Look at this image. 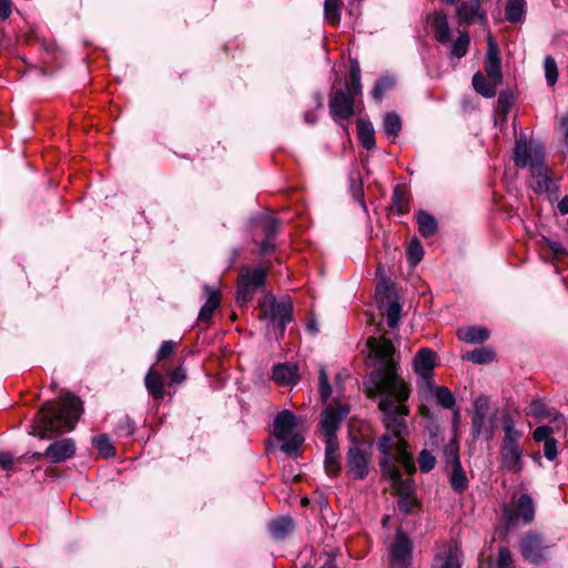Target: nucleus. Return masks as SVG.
I'll use <instances>...</instances> for the list:
<instances>
[{
    "mask_svg": "<svg viewBox=\"0 0 568 568\" xmlns=\"http://www.w3.org/2000/svg\"><path fill=\"white\" fill-rule=\"evenodd\" d=\"M560 130L564 135V142L568 146V114L561 118L560 120Z\"/></svg>",
    "mask_w": 568,
    "mask_h": 568,
    "instance_id": "obj_60",
    "label": "nucleus"
},
{
    "mask_svg": "<svg viewBox=\"0 0 568 568\" xmlns=\"http://www.w3.org/2000/svg\"><path fill=\"white\" fill-rule=\"evenodd\" d=\"M424 255L423 246L418 241H412L408 246L407 257L412 265H417Z\"/></svg>",
    "mask_w": 568,
    "mask_h": 568,
    "instance_id": "obj_46",
    "label": "nucleus"
},
{
    "mask_svg": "<svg viewBox=\"0 0 568 568\" xmlns=\"http://www.w3.org/2000/svg\"><path fill=\"white\" fill-rule=\"evenodd\" d=\"M272 378L278 385H293L298 381L297 366L292 364H278L273 368Z\"/></svg>",
    "mask_w": 568,
    "mask_h": 568,
    "instance_id": "obj_25",
    "label": "nucleus"
},
{
    "mask_svg": "<svg viewBox=\"0 0 568 568\" xmlns=\"http://www.w3.org/2000/svg\"><path fill=\"white\" fill-rule=\"evenodd\" d=\"M548 546L545 545L541 535L529 531L520 542V552L526 560L538 564L545 559V551Z\"/></svg>",
    "mask_w": 568,
    "mask_h": 568,
    "instance_id": "obj_16",
    "label": "nucleus"
},
{
    "mask_svg": "<svg viewBox=\"0 0 568 568\" xmlns=\"http://www.w3.org/2000/svg\"><path fill=\"white\" fill-rule=\"evenodd\" d=\"M366 345L369 358L376 367L371 376L373 387L368 390V396H379L378 408L383 414L386 430L400 436L407 427L405 418L409 414V408L406 400L410 389L397 374L395 346L385 335L369 337Z\"/></svg>",
    "mask_w": 568,
    "mask_h": 568,
    "instance_id": "obj_1",
    "label": "nucleus"
},
{
    "mask_svg": "<svg viewBox=\"0 0 568 568\" xmlns=\"http://www.w3.org/2000/svg\"><path fill=\"white\" fill-rule=\"evenodd\" d=\"M417 224L419 233L425 237L434 235L437 230L436 220L426 212L417 214Z\"/></svg>",
    "mask_w": 568,
    "mask_h": 568,
    "instance_id": "obj_37",
    "label": "nucleus"
},
{
    "mask_svg": "<svg viewBox=\"0 0 568 568\" xmlns=\"http://www.w3.org/2000/svg\"><path fill=\"white\" fill-rule=\"evenodd\" d=\"M499 84L495 81L486 78L481 72H476L473 75V87L477 93L485 98H493L497 93V87Z\"/></svg>",
    "mask_w": 568,
    "mask_h": 568,
    "instance_id": "obj_30",
    "label": "nucleus"
},
{
    "mask_svg": "<svg viewBox=\"0 0 568 568\" xmlns=\"http://www.w3.org/2000/svg\"><path fill=\"white\" fill-rule=\"evenodd\" d=\"M489 331L485 327L468 326L462 327L457 331V336L460 341L468 344L481 343L489 338Z\"/></svg>",
    "mask_w": 568,
    "mask_h": 568,
    "instance_id": "obj_28",
    "label": "nucleus"
},
{
    "mask_svg": "<svg viewBox=\"0 0 568 568\" xmlns=\"http://www.w3.org/2000/svg\"><path fill=\"white\" fill-rule=\"evenodd\" d=\"M207 300L199 313L200 322H209L221 302V294L217 290L205 287Z\"/></svg>",
    "mask_w": 568,
    "mask_h": 568,
    "instance_id": "obj_29",
    "label": "nucleus"
},
{
    "mask_svg": "<svg viewBox=\"0 0 568 568\" xmlns=\"http://www.w3.org/2000/svg\"><path fill=\"white\" fill-rule=\"evenodd\" d=\"M544 67L548 84L554 85L558 79V69L555 59L552 57H546Z\"/></svg>",
    "mask_w": 568,
    "mask_h": 568,
    "instance_id": "obj_45",
    "label": "nucleus"
},
{
    "mask_svg": "<svg viewBox=\"0 0 568 568\" xmlns=\"http://www.w3.org/2000/svg\"><path fill=\"white\" fill-rule=\"evenodd\" d=\"M325 455H338V443L335 435H325Z\"/></svg>",
    "mask_w": 568,
    "mask_h": 568,
    "instance_id": "obj_56",
    "label": "nucleus"
},
{
    "mask_svg": "<svg viewBox=\"0 0 568 568\" xmlns=\"http://www.w3.org/2000/svg\"><path fill=\"white\" fill-rule=\"evenodd\" d=\"M444 457L447 465L460 464L458 445L455 440L449 442L444 448Z\"/></svg>",
    "mask_w": 568,
    "mask_h": 568,
    "instance_id": "obj_44",
    "label": "nucleus"
},
{
    "mask_svg": "<svg viewBox=\"0 0 568 568\" xmlns=\"http://www.w3.org/2000/svg\"><path fill=\"white\" fill-rule=\"evenodd\" d=\"M393 87V80L388 79V78H384V79H381L378 80L376 83H375V87L373 89V97L375 100L377 101H381L384 93L386 91H388L389 89H392Z\"/></svg>",
    "mask_w": 568,
    "mask_h": 568,
    "instance_id": "obj_50",
    "label": "nucleus"
},
{
    "mask_svg": "<svg viewBox=\"0 0 568 568\" xmlns=\"http://www.w3.org/2000/svg\"><path fill=\"white\" fill-rule=\"evenodd\" d=\"M75 454V444L71 438L59 439L45 449L44 455L51 463L58 464L72 458Z\"/></svg>",
    "mask_w": 568,
    "mask_h": 568,
    "instance_id": "obj_21",
    "label": "nucleus"
},
{
    "mask_svg": "<svg viewBox=\"0 0 568 568\" xmlns=\"http://www.w3.org/2000/svg\"><path fill=\"white\" fill-rule=\"evenodd\" d=\"M427 22L430 24L434 37L438 42L447 43L450 40V28L445 12L435 11L428 14Z\"/></svg>",
    "mask_w": 568,
    "mask_h": 568,
    "instance_id": "obj_23",
    "label": "nucleus"
},
{
    "mask_svg": "<svg viewBox=\"0 0 568 568\" xmlns=\"http://www.w3.org/2000/svg\"><path fill=\"white\" fill-rule=\"evenodd\" d=\"M547 246L549 250L557 256V257H564L568 255L567 250L564 247V245L559 241H546Z\"/></svg>",
    "mask_w": 568,
    "mask_h": 568,
    "instance_id": "obj_55",
    "label": "nucleus"
},
{
    "mask_svg": "<svg viewBox=\"0 0 568 568\" xmlns=\"http://www.w3.org/2000/svg\"><path fill=\"white\" fill-rule=\"evenodd\" d=\"M307 328H308V331H311L312 333H316V332L318 331V329H317V327H316V324H315L314 322H310V323L307 324Z\"/></svg>",
    "mask_w": 568,
    "mask_h": 568,
    "instance_id": "obj_63",
    "label": "nucleus"
},
{
    "mask_svg": "<svg viewBox=\"0 0 568 568\" xmlns=\"http://www.w3.org/2000/svg\"><path fill=\"white\" fill-rule=\"evenodd\" d=\"M436 353L429 348H422L414 358L416 374L428 386L433 385L432 375L435 367Z\"/></svg>",
    "mask_w": 568,
    "mask_h": 568,
    "instance_id": "obj_20",
    "label": "nucleus"
},
{
    "mask_svg": "<svg viewBox=\"0 0 568 568\" xmlns=\"http://www.w3.org/2000/svg\"><path fill=\"white\" fill-rule=\"evenodd\" d=\"M13 464V458L9 453L0 452V467L9 469Z\"/></svg>",
    "mask_w": 568,
    "mask_h": 568,
    "instance_id": "obj_58",
    "label": "nucleus"
},
{
    "mask_svg": "<svg viewBox=\"0 0 568 568\" xmlns=\"http://www.w3.org/2000/svg\"><path fill=\"white\" fill-rule=\"evenodd\" d=\"M347 94L353 97L359 95L362 93V83H361V69L357 63H353L349 69V80L346 83V88L344 89Z\"/></svg>",
    "mask_w": 568,
    "mask_h": 568,
    "instance_id": "obj_34",
    "label": "nucleus"
},
{
    "mask_svg": "<svg viewBox=\"0 0 568 568\" xmlns=\"http://www.w3.org/2000/svg\"><path fill=\"white\" fill-rule=\"evenodd\" d=\"M412 558V542L403 531H397L390 547V566L408 568Z\"/></svg>",
    "mask_w": 568,
    "mask_h": 568,
    "instance_id": "obj_17",
    "label": "nucleus"
},
{
    "mask_svg": "<svg viewBox=\"0 0 568 568\" xmlns=\"http://www.w3.org/2000/svg\"><path fill=\"white\" fill-rule=\"evenodd\" d=\"M266 278V270L263 267H257L251 270L250 267H243L240 271L237 277V302L241 304H246L253 300L256 291L262 287L265 283Z\"/></svg>",
    "mask_w": 568,
    "mask_h": 568,
    "instance_id": "obj_8",
    "label": "nucleus"
},
{
    "mask_svg": "<svg viewBox=\"0 0 568 568\" xmlns=\"http://www.w3.org/2000/svg\"><path fill=\"white\" fill-rule=\"evenodd\" d=\"M545 153L540 145H534L519 138L514 150V162L518 168H529L536 180L538 190L548 191L550 187L549 169L544 162Z\"/></svg>",
    "mask_w": 568,
    "mask_h": 568,
    "instance_id": "obj_4",
    "label": "nucleus"
},
{
    "mask_svg": "<svg viewBox=\"0 0 568 568\" xmlns=\"http://www.w3.org/2000/svg\"><path fill=\"white\" fill-rule=\"evenodd\" d=\"M394 291L388 281H382L376 285V302L379 310L387 318V325L395 328L400 318L402 306L393 300Z\"/></svg>",
    "mask_w": 568,
    "mask_h": 568,
    "instance_id": "obj_11",
    "label": "nucleus"
},
{
    "mask_svg": "<svg viewBox=\"0 0 568 568\" xmlns=\"http://www.w3.org/2000/svg\"><path fill=\"white\" fill-rule=\"evenodd\" d=\"M513 564V558L510 550L506 547H501L498 551L497 565L498 568H510Z\"/></svg>",
    "mask_w": 568,
    "mask_h": 568,
    "instance_id": "obj_52",
    "label": "nucleus"
},
{
    "mask_svg": "<svg viewBox=\"0 0 568 568\" xmlns=\"http://www.w3.org/2000/svg\"><path fill=\"white\" fill-rule=\"evenodd\" d=\"M470 38L467 32H459L450 49V55L460 59L467 54Z\"/></svg>",
    "mask_w": 568,
    "mask_h": 568,
    "instance_id": "obj_39",
    "label": "nucleus"
},
{
    "mask_svg": "<svg viewBox=\"0 0 568 568\" xmlns=\"http://www.w3.org/2000/svg\"><path fill=\"white\" fill-rule=\"evenodd\" d=\"M313 105H314V110H308L304 113V120L308 124H314L317 121L316 111L320 110L323 105L322 97L320 93H315L313 95Z\"/></svg>",
    "mask_w": 568,
    "mask_h": 568,
    "instance_id": "obj_51",
    "label": "nucleus"
},
{
    "mask_svg": "<svg viewBox=\"0 0 568 568\" xmlns=\"http://www.w3.org/2000/svg\"><path fill=\"white\" fill-rule=\"evenodd\" d=\"M460 549L453 544L437 547L432 568H460Z\"/></svg>",
    "mask_w": 568,
    "mask_h": 568,
    "instance_id": "obj_19",
    "label": "nucleus"
},
{
    "mask_svg": "<svg viewBox=\"0 0 568 568\" xmlns=\"http://www.w3.org/2000/svg\"><path fill=\"white\" fill-rule=\"evenodd\" d=\"M145 387L154 400L161 402L164 398V379L162 375L150 369L145 376Z\"/></svg>",
    "mask_w": 568,
    "mask_h": 568,
    "instance_id": "obj_27",
    "label": "nucleus"
},
{
    "mask_svg": "<svg viewBox=\"0 0 568 568\" xmlns=\"http://www.w3.org/2000/svg\"><path fill=\"white\" fill-rule=\"evenodd\" d=\"M93 445L105 456L112 455L114 453V449L106 435H99L94 437Z\"/></svg>",
    "mask_w": 568,
    "mask_h": 568,
    "instance_id": "obj_49",
    "label": "nucleus"
},
{
    "mask_svg": "<svg viewBox=\"0 0 568 568\" xmlns=\"http://www.w3.org/2000/svg\"><path fill=\"white\" fill-rule=\"evenodd\" d=\"M354 98L343 89L334 90L329 95V112L334 121L347 120L354 114Z\"/></svg>",
    "mask_w": 568,
    "mask_h": 568,
    "instance_id": "obj_15",
    "label": "nucleus"
},
{
    "mask_svg": "<svg viewBox=\"0 0 568 568\" xmlns=\"http://www.w3.org/2000/svg\"><path fill=\"white\" fill-rule=\"evenodd\" d=\"M318 379H320V389L318 390H320L321 398L323 402H326L332 395V388H331V385L328 382V375H327L325 368H323V367L320 369Z\"/></svg>",
    "mask_w": 568,
    "mask_h": 568,
    "instance_id": "obj_47",
    "label": "nucleus"
},
{
    "mask_svg": "<svg viewBox=\"0 0 568 568\" xmlns=\"http://www.w3.org/2000/svg\"><path fill=\"white\" fill-rule=\"evenodd\" d=\"M495 414L490 412L487 398L478 397L474 402L471 432L475 437L491 438L495 430Z\"/></svg>",
    "mask_w": 568,
    "mask_h": 568,
    "instance_id": "obj_10",
    "label": "nucleus"
},
{
    "mask_svg": "<svg viewBox=\"0 0 568 568\" xmlns=\"http://www.w3.org/2000/svg\"><path fill=\"white\" fill-rule=\"evenodd\" d=\"M82 413V402L72 394L61 400L47 402L33 419V435L48 438L52 435L70 432L74 428Z\"/></svg>",
    "mask_w": 568,
    "mask_h": 568,
    "instance_id": "obj_3",
    "label": "nucleus"
},
{
    "mask_svg": "<svg viewBox=\"0 0 568 568\" xmlns=\"http://www.w3.org/2000/svg\"><path fill=\"white\" fill-rule=\"evenodd\" d=\"M280 226L278 221L268 214H262L255 220V232L265 236V240L260 243V253L268 255L275 251L273 236Z\"/></svg>",
    "mask_w": 568,
    "mask_h": 568,
    "instance_id": "obj_13",
    "label": "nucleus"
},
{
    "mask_svg": "<svg viewBox=\"0 0 568 568\" xmlns=\"http://www.w3.org/2000/svg\"><path fill=\"white\" fill-rule=\"evenodd\" d=\"M390 210L397 215H404L409 210L408 197L399 186H396L393 192Z\"/></svg>",
    "mask_w": 568,
    "mask_h": 568,
    "instance_id": "obj_33",
    "label": "nucleus"
},
{
    "mask_svg": "<svg viewBox=\"0 0 568 568\" xmlns=\"http://www.w3.org/2000/svg\"><path fill=\"white\" fill-rule=\"evenodd\" d=\"M357 135L361 144L366 150H372L375 146L374 128L371 122L358 119L356 122Z\"/></svg>",
    "mask_w": 568,
    "mask_h": 568,
    "instance_id": "obj_31",
    "label": "nucleus"
},
{
    "mask_svg": "<svg viewBox=\"0 0 568 568\" xmlns=\"http://www.w3.org/2000/svg\"><path fill=\"white\" fill-rule=\"evenodd\" d=\"M457 18L459 23L471 24L477 20H485L486 14L480 11V1L463 2L457 8Z\"/></svg>",
    "mask_w": 568,
    "mask_h": 568,
    "instance_id": "obj_24",
    "label": "nucleus"
},
{
    "mask_svg": "<svg viewBox=\"0 0 568 568\" xmlns=\"http://www.w3.org/2000/svg\"><path fill=\"white\" fill-rule=\"evenodd\" d=\"M342 0H325L324 17L329 26L337 27L341 22Z\"/></svg>",
    "mask_w": 568,
    "mask_h": 568,
    "instance_id": "obj_32",
    "label": "nucleus"
},
{
    "mask_svg": "<svg viewBox=\"0 0 568 568\" xmlns=\"http://www.w3.org/2000/svg\"><path fill=\"white\" fill-rule=\"evenodd\" d=\"M529 414L537 418H549L556 424L557 429L560 428V424H565L564 416L555 409H548L546 404L540 399H535L530 403Z\"/></svg>",
    "mask_w": 568,
    "mask_h": 568,
    "instance_id": "obj_26",
    "label": "nucleus"
},
{
    "mask_svg": "<svg viewBox=\"0 0 568 568\" xmlns=\"http://www.w3.org/2000/svg\"><path fill=\"white\" fill-rule=\"evenodd\" d=\"M369 456L363 445L353 444L346 457L347 474L353 479H364L368 474Z\"/></svg>",
    "mask_w": 568,
    "mask_h": 568,
    "instance_id": "obj_12",
    "label": "nucleus"
},
{
    "mask_svg": "<svg viewBox=\"0 0 568 568\" xmlns=\"http://www.w3.org/2000/svg\"><path fill=\"white\" fill-rule=\"evenodd\" d=\"M554 427L542 425L532 432V439L536 443H544V455L548 460H555L558 455L557 440L552 436Z\"/></svg>",
    "mask_w": 568,
    "mask_h": 568,
    "instance_id": "obj_22",
    "label": "nucleus"
},
{
    "mask_svg": "<svg viewBox=\"0 0 568 568\" xmlns=\"http://www.w3.org/2000/svg\"><path fill=\"white\" fill-rule=\"evenodd\" d=\"M435 396L438 404L446 408L450 409L455 406V396L446 386H438L435 388Z\"/></svg>",
    "mask_w": 568,
    "mask_h": 568,
    "instance_id": "obj_42",
    "label": "nucleus"
},
{
    "mask_svg": "<svg viewBox=\"0 0 568 568\" xmlns=\"http://www.w3.org/2000/svg\"><path fill=\"white\" fill-rule=\"evenodd\" d=\"M402 130L400 118L396 113H387L384 119V131L387 136L396 138Z\"/></svg>",
    "mask_w": 568,
    "mask_h": 568,
    "instance_id": "obj_41",
    "label": "nucleus"
},
{
    "mask_svg": "<svg viewBox=\"0 0 568 568\" xmlns=\"http://www.w3.org/2000/svg\"><path fill=\"white\" fill-rule=\"evenodd\" d=\"M296 416L288 409L280 412L273 422V435L282 442L281 449L286 454H294L303 444L304 438L294 433Z\"/></svg>",
    "mask_w": 568,
    "mask_h": 568,
    "instance_id": "obj_6",
    "label": "nucleus"
},
{
    "mask_svg": "<svg viewBox=\"0 0 568 568\" xmlns=\"http://www.w3.org/2000/svg\"><path fill=\"white\" fill-rule=\"evenodd\" d=\"M503 518L507 526H515L521 521L528 525L535 519V504L531 496L521 494L518 498H513V505L503 506Z\"/></svg>",
    "mask_w": 568,
    "mask_h": 568,
    "instance_id": "obj_9",
    "label": "nucleus"
},
{
    "mask_svg": "<svg viewBox=\"0 0 568 568\" xmlns=\"http://www.w3.org/2000/svg\"><path fill=\"white\" fill-rule=\"evenodd\" d=\"M171 381L172 383H182L184 382L185 379V372L183 368L179 367V368H175L172 373H171Z\"/></svg>",
    "mask_w": 568,
    "mask_h": 568,
    "instance_id": "obj_59",
    "label": "nucleus"
},
{
    "mask_svg": "<svg viewBox=\"0 0 568 568\" xmlns=\"http://www.w3.org/2000/svg\"><path fill=\"white\" fill-rule=\"evenodd\" d=\"M498 103L503 106H507L508 105V100H507V97L501 93L498 98Z\"/></svg>",
    "mask_w": 568,
    "mask_h": 568,
    "instance_id": "obj_62",
    "label": "nucleus"
},
{
    "mask_svg": "<svg viewBox=\"0 0 568 568\" xmlns=\"http://www.w3.org/2000/svg\"><path fill=\"white\" fill-rule=\"evenodd\" d=\"M320 568H338V567L335 565L334 561H327L326 564H324Z\"/></svg>",
    "mask_w": 568,
    "mask_h": 568,
    "instance_id": "obj_64",
    "label": "nucleus"
},
{
    "mask_svg": "<svg viewBox=\"0 0 568 568\" xmlns=\"http://www.w3.org/2000/svg\"><path fill=\"white\" fill-rule=\"evenodd\" d=\"M452 488L457 493H463L468 487V479L464 471L462 464L452 466V474L449 477Z\"/></svg>",
    "mask_w": 568,
    "mask_h": 568,
    "instance_id": "obj_35",
    "label": "nucleus"
},
{
    "mask_svg": "<svg viewBox=\"0 0 568 568\" xmlns=\"http://www.w3.org/2000/svg\"><path fill=\"white\" fill-rule=\"evenodd\" d=\"M407 427L400 436H396L395 432L386 430L378 443L379 450L383 454L381 459L382 471L392 480V487L399 496L398 507L405 513H409L416 504V499L412 496L413 480L409 478L403 479L398 467V465L403 466L409 475L416 471L413 457L407 450Z\"/></svg>",
    "mask_w": 568,
    "mask_h": 568,
    "instance_id": "obj_2",
    "label": "nucleus"
},
{
    "mask_svg": "<svg viewBox=\"0 0 568 568\" xmlns=\"http://www.w3.org/2000/svg\"><path fill=\"white\" fill-rule=\"evenodd\" d=\"M349 408L345 404L333 402L322 413L321 430L324 435H335L342 420L348 415Z\"/></svg>",
    "mask_w": 568,
    "mask_h": 568,
    "instance_id": "obj_14",
    "label": "nucleus"
},
{
    "mask_svg": "<svg viewBox=\"0 0 568 568\" xmlns=\"http://www.w3.org/2000/svg\"><path fill=\"white\" fill-rule=\"evenodd\" d=\"M558 210L561 214H568V195L564 196L558 203Z\"/></svg>",
    "mask_w": 568,
    "mask_h": 568,
    "instance_id": "obj_61",
    "label": "nucleus"
},
{
    "mask_svg": "<svg viewBox=\"0 0 568 568\" xmlns=\"http://www.w3.org/2000/svg\"><path fill=\"white\" fill-rule=\"evenodd\" d=\"M495 353L490 348H478L468 352L465 358L475 364H487L493 362Z\"/></svg>",
    "mask_w": 568,
    "mask_h": 568,
    "instance_id": "obj_40",
    "label": "nucleus"
},
{
    "mask_svg": "<svg viewBox=\"0 0 568 568\" xmlns=\"http://www.w3.org/2000/svg\"><path fill=\"white\" fill-rule=\"evenodd\" d=\"M175 347H176V343L173 341L163 342L162 345L160 346V349L156 355L158 362H161V361L165 359L166 357H169L173 353Z\"/></svg>",
    "mask_w": 568,
    "mask_h": 568,
    "instance_id": "obj_54",
    "label": "nucleus"
},
{
    "mask_svg": "<svg viewBox=\"0 0 568 568\" xmlns=\"http://www.w3.org/2000/svg\"><path fill=\"white\" fill-rule=\"evenodd\" d=\"M484 68L487 78L495 81V83L501 84L503 73L501 61L499 58V49L496 41L490 34L487 38V53Z\"/></svg>",
    "mask_w": 568,
    "mask_h": 568,
    "instance_id": "obj_18",
    "label": "nucleus"
},
{
    "mask_svg": "<svg viewBox=\"0 0 568 568\" xmlns=\"http://www.w3.org/2000/svg\"><path fill=\"white\" fill-rule=\"evenodd\" d=\"M504 436L500 443V467L518 474L524 468V449L521 447L523 432L516 428L515 420L507 416L503 424Z\"/></svg>",
    "mask_w": 568,
    "mask_h": 568,
    "instance_id": "obj_5",
    "label": "nucleus"
},
{
    "mask_svg": "<svg viewBox=\"0 0 568 568\" xmlns=\"http://www.w3.org/2000/svg\"><path fill=\"white\" fill-rule=\"evenodd\" d=\"M325 471L331 477H336L341 470L338 455H325Z\"/></svg>",
    "mask_w": 568,
    "mask_h": 568,
    "instance_id": "obj_48",
    "label": "nucleus"
},
{
    "mask_svg": "<svg viewBox=\"0 0 568 568\" xmlns=\"http://www.w3.org/2000/svg\"><path fill=\"white\" fill-rule=\"evenodd\" d=\"M11 14V1L10 0H0V18L6 20Z\"/></svg>",
    "mask_w": 568,
    "mask_h": 568,
    "instance_id": "obj_57",
    "label": "nucleus"
},
{
    "mask_svg": "<svg viewBox=\"0 0 568 568\" xmlns=\"http://www.w3.org/2000/svg\"><path fill=\"white\" fill-rule=\"evenodd\" d=\"M417 462H418L419 469L423 473L430 471L435 467V465H436L435 456L430 452H428L426 449H423L419 453Z\"/></svg>",
    "mask_w": 568,
    "mask_h": 568,
    "instance_id": "obj_43",
    "label": "nucleus"
},
{
    "mask_svg": "<svg viewBox=\"0 0 568 568\" xmlns=\"http://www.w3.org/2000/svg\"><path fill=\"white\" fill-rule=\"evenodd\" d=\"M525 0H509L506 6V19L511 23L521 21L525 16Z\"/></svg>",
    "mask_w": 568,
    "mask_h": 568,
    "instance_id": "obj_36",
    "label": "nucleus"
},
{
    "mask_svg": "<svg viewBox=\"0 0 568 568\" xmlns=\"http://www.w3.org/2000/svg\"><path fill=\"white\" fill-rule=\"evenodd\" d=\"M260 307L261 313L267 317L274 326L276 338H282L286 325L292 321V303L288 300L278 302L274 297H268L261 303Z\"/></svg>",
    "mask_w": 568,
    "mask_h": 568,
    "instance_id": "obj_7",
    "label": "nucleus"
},
{
    "mask_svg": "<svg viewBox=\"0 0 568 568\" xmlns=\"http://www.w3.org/2000/svg\"><path fill=\"white\" fill-rule=\"evenodd\" d=\"M133 424L128 416L121 417L116 432L120 436L128 437L133 434Z\"/></svg>",
    "mask_w": 568,
    "mask_h": 568,
    "instance_id": "obj_53",
    "label": "nucleus"
},
{
    "mask_svg": "<svg viewBox=\"0 0 568 568\" xmlns=\"http://www.w3.org/2000/svg\"><path fill=\"white\" fill-rule=\"evenodd\" d=\"M293 529V521L290 518H277L270 524V530L274 538L282 539Z\"/></svg>",
    "mask_w": 568,
    "mask_h": 568,
    "instance_id": "obj_38",
    "label": "nucleus"
}]
</instances>
